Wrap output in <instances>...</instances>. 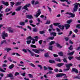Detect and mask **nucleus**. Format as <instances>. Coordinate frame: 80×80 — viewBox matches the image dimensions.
<instances>
[{
    "instance_id": "nucleus-23",
    "label": "nucleus",
    "mask_w": 80,
    "mask_h": 80,
    "mask_svg": "<svg viewBox=\"0 0 80 80\" xmlns=\"http://www.w3.org/2000/svg\"><path fill=\"white\" fill-rule=\"evenodd\" d=\"M54 73V72H52V71H49L48 72H47V75H48V74H53Z\"/></svg>"
},
{
    "instance_id": "nucleus-57",
    "label": "nucleus",
    "mask_w": 80,
    "mask_h": 80,
    "mask_svg": "<svg viewBox=\"0 0 80 80\" xmlns=\"http://www.w3.org/2000/svg\"><path fill=\"white\" fill-rule=\"evenodd\" d=\"M76 27L77 28H80V24H78L77 26Z\"/></svg>"
},
{
    "instance_id": "nucleus-36",
    "label": "nucleus",
    "mask_w": 80,
    "mask_h": 80,
    "mask_svg": "<svg viewBox=\"0 0 80 80\" xmlns=\"http://www.w3.org/2000/svg\"><path fill=\"white\" fill-rule=\"evenodd\" d=\"M34 38H35V39H35L36 40H35V41H37V40H38V37L37 36H35L34 37Z\"/></svg>"
},
{
    "instance_id": "nucleus-30",
    "label": "nucleus",
    "mask_w": 80,
    "mask_h": 80,
    "mask_svg": "<svg viewBox=\"0 0 80 80\" xmlns=\"http://www.w3.org/2000/svg\"><path fill=\"white\" fill-rule=\"evenodd\" d=\"M26 42L27 44H29L31 43V42H32V41L31 40H28Z\"/></svg>"
},
{
    "instance_id": "nucleus-42",
    "label": "nucleus",
    "mask_w": 80,
    "mask_h": 80,
    "mask_svg": "<svg viewBox=\"0 0 80 80\" xmlns=\"http://www.w3.org/2000/svg\"><path fill=\"white\" fill-rule=\"evenodd\" d=\"M57 46L58 47H59V48H62V46H60V45L58 43L57 44Z\"/></svg>"
},
{
    "instance_id": "nucleus-39",
    "label": "nucleus",
    "mask_w": 80,
    "mask_h": 80,
    "mask_svg": "<svg viewBox=\"0 0 80 80\" xmlns=\"http://www.w3.org/2000/svg\"><path fill=\"white\" fill-rule=\"evenodd\" d=\"M50 23V20L47 21L46 22V23H45V24H49Z\"/></svg>"
},
{
    "instance_id": "nucleus-6",
    "label": "nucleus",
    "mask_w": 80,
    "mask_h": 80,
    "mask_svg": "<svg viewBox=\"0 0 80 80\" xmlns=\"http://www.w3.org/2000/svg\"><path fill=\"white\" fill-rule=\"evenodd\" d=\"M72 63L70 64H66V67L67 68V69L65 70H70V66H72Z\"/></svg>"
},
{
    "instance_id": "nucleus-37",
    "label": "nucleus",
    "mask_w": 80,
    "mask_h": 80,
    "mask_svg": "<svg viewBox=\"0 0 80 80\" xmlns=\"http://www.w3.org/2000/svg\"><path fill=\"white\" fill-rule=\"evenodd\" d=\"M58 54L59 55H60V56H63V52H59L58 53Z\"/></svg>"
},
{
    "instance_id": "nucleus-46",
    "label": "nucleus",
    "mask_w": 80,
    "mask_h": 80,
    "mask_svg": "<svg viewBox=\"0 0 80 80\" xmlns=\"http://www.w3.org/2000/svg\"><path fill=\"white\" fill-rule=\"evenodd\" d=\"M53 47H52V46H50L49 47V50H52V48Z\"/></svg>"
},
{
    "instance_id": "nucleus-50",
    "label": "nucleus",
    "mask_w": 80,
    "mask_h": 80,
    "mask_svg": "<svg viewBox=\"0 0 80 80\" xmlns=\"http://www.w3.org/2000/svg\"><path fill=\"white\" fill-rule=\"evenodd\" d=\"M52 2H53V3H56V4H58V2H57L56 1L53 0L52 1Z\"/></svg>"
},
{
    "instance_id": "nucleus-61",
    "label": "nucleus",
    "mask_w": 80,
    "mask_h": 80,
    "mask_svg": "<svg viewBox=\"0 0 80 80\" xmlns=\"http://www.w3.org/2000/svg\"><path fill=\"white\" fill-rule=\"evenodd\" d=\"M7 66V65H6V64H4L2 65V67H6Z\"/></svg>"
},
{
    "instance_id": "nucleus-48",
    "label": "nucleus",
    "mask_w": 80,
    "mask_h": 80,
    "mask_svg": "<svg viewBox=\"0 0 80 80\" xmlns=\"http://www.w3.org/2000/svg\"><path fill=\"white\" fill-rule=\"evenodd\" d=\"M0 71L2 72H5V71L4 70L2 69L1 68H0Z\"/></svg>"
},
{
    "instance_id": "nucleus-47",
    "label": "nucleus",
    "mask_w": 80,
    "mask_h": 80,
    "mask_svg": "<svg viewBox=\"0 0 80 80\" xmlns=\"http://www.w3.org/2000/svg\"><path fill=\"white\" fill-rule=\"evenodd\" d=\"M73 57H68V58L69 60H71L73 58Z\"/></svg>"
},
{
    "instance_id": "nucleus-28",
    "label": "nucleus",
    "mask_w": 80,
    "mask_h": 80,
    "mask_svg": "<svg viewBox=\"0 0 80 80\" xmlns=\"http://www.w3.org/2000/svg\"><path fill=\"white\" fill-rule=\"evenodd\" d=\"M20 4H21V2H16L15 5L16 6H18V5H20Z\"/></svg>"
},
{
    "instance_id": "nucleus-54",
    "label": "nucleus",
    "mask_w": 80,
    "mask_h": 80,
    "mask_svg": "<svg viewBox=\"0 0 80 80\" xmlns=\"http://www.w3.org/2000/svg\"><path fill=\"white\" fill-rule=\"evenodd\" d=\"M54 38L53 37H51L50 38H49L48 39H49V40H53Z\"/></svg>"
},
{
    "instance_id": "nucleus-43",
    "label": "nucleus",
    "mask_w": 80,
    "mask_h": 80,
    "mask_svg": "<svg viewBox=\"0 0 80 80\" xmlns=\"http://www.w3.org/2000/svg\"><path fill=\"white\" fill-rule=\"evenodd\" d=\"M29 65H30V66H31L32 67H35V66L34 65V64H33L30 63V64Z\"/></svg>"
},
{
    "instance_id": "nucleus-22",
    "label": "nucleus",
    "mask_w": 80,
    "mask_h": 80,
    "mask_svg": "<svg viewBox=\"0 0 80 80\" xmlns=\"http://www.w3.org/2000/svg\"><path fill=\"white\" fill-rule=\"evenodd\" d=\"M21 8H22V6H19L16 9V11H20Z\"/></svg>"
},
{
    "instance_id": "nucleus-60",
    "label": "nucleus",
    "mask_w": 80,
    "mask_h": 80,
    "mask_svg": "<svg viewBox=\"0 0 80 80\" xmlns=\"http://www.w3.org/2000/svg\"><path fill=\"white\" fill-rule=\"evenodd\" d=\"M55 72H58V69H56L54 70Z\"/></svg>"
},
{
    "instance_id": "nucleus-16",
    "label": "nucleus",
    "mask_w": 80,
    "mask_h": 80,
    "mask_svg": "<svg viewBox=\"0 0 80 80\" xmlns=\"http://www.w3.org/2000/svg\"><path fill=\"white\" fill-rule=\"evenodd\" d=\"M65 27L66 28L67 30L70 27V24H65Z\"/></svg>"
},
{
    "instance_id": "nucleus-35",
    "label": "nucleus",
    "mask_w": 80,
    "mask_h": 80,
    "mask_svg": "<svg viewBox=\"0 0 80 80\" xmlns=\"http://www.w3.org/2000/svg\"><path fill=\"white\" fill-rule=\"evenodd\" d=\"M20 75V73L18 72H16L15 73V76H17V75Z\"/></svg>"
},
{
    "instance_id": "nucleus-1",
    "label": "nucleus",
    "mask_w": 80,
    "mask_h": 80,
    "mask_svg": "<svg viewBox=\"0 0 80 80\" xmlns=\"http://www.w3.org/2000/svg\"><path fill=\"white\" fill-rule=\"evenodd\" d=\"M53 25L55 26H58L61 30H63L65 28L63 25L61 26V25H60L59 23H54Z\"/></svg>"
},
{
    "instance_id": "nucleus-51",
    "label": "nucleus",
    "mask_w": 80,
    "mask_h": 80,
    "mask_svg": "<svg viewBox=\"0 0 80 80\" xmlns=\"http://www.w3.org/2000/svg\"><path fill=\"white\" fill-rule=\"evenodd\" d=\"M44 56L45 57H48V53L45 54Z\"/></svg>"
},
{
    "instance_id": "nucleus-31",
    "label": "nucleus",
    "mask_w": 80,
    "mask_h": 80,
    "mask_svg": "<svg viewBox=\"0 0 80 80\" xmlns=\"http://www.w3.org/2000/svg\"><path fill=\"white\" fill-rule=\"evenodd\" d=\"M20 25H22V26H23V25H25V22H21L20 23Z\"/></svg>"
},
{
    "instance_id": "nucleus-41",
    "label": "nucleus",
    "mask_w": 80,
    "mask_h": 80,
    "mask_svg": "<svg viewBox=\"0 0 80 80\" xmlns=\"http://www.w3.org/2000/svg\"><path fill=\"white\" fill-rule=\"evenodd\" d=\"M31 47H32V48H37L36 46L35 45H31Z\"/></svg>"
},
{
    "instance_id": "nucleus-20",
    "label": "nucleus",
    "mask_w": 80,
    "mask_h": 80,
    "mask_svg": "<svg viewBox=\"0 0 80 80\" xmlns=\"http://www.w3.org/2000/svg\"><path fill=\"white\" fill-rule=\"evenodd\" d=\"M72 70L73 72H75L76 73H78L77 69H76L75 68H72Z\"/></svg>"
},
{
    "instance_id": "nucleus-44",
    "label": "nucleus",
    "mask_w": 80,
    "mask_h": 80,
    "mask_svg": "<svg viewBox=\"0 0 80 80\" xmlns=\"http://www.w3.org/2000/svg\"><path fill=\"white\" fill-rule=\"evenodd\" d=\"M56 61H57V62H60L61 61V60H60V59L59 58H57L56 59Z\"/></svg>"
},
{
    "instance_id": "nucleus-25",
    "label": "nucleus",
    "mask_w": 80,
    "mask_h": 80,
    "mask_svg": "<svg viewBox=\"0 0 80 80\" xmlns=\"http://www.w3.org/2000/svg\"><path fill=\"white\" fill-rule=\"evenodd\" d=\"M68 0H60L61 2H67L68 4H70V2H68Z\"/></svg>"
},
{
    "instance_id": "nucleus-9",
    "label": "nucleus",
    "mask_w": 80,
    "mask_h": 80,
    "mask_svg": "<svg viewBox=\"0 0 80 80\" xmlns=\"http://www.w3.org/2000/svg\"><path fill=\"white\" fill-rule=\"evenodd\" d=\"M64 75H65V76L66 75V74L62 73L56 75V77H62V76H64Z\"/></svg>"
},
{
    "instance_id": "nucleus-38",
    "label": "nucleus",
    "mask_w": 80,
    "mask_h": 80,
    "mask_svg": "<svg viewBox=\"0 0 80 80\" xmlns=\"http://www.w3.org/2000/svg\"><path fill=\"white\" fill-rule=\"evenodd\" d=\"M74 78H77L78 79H80V77L79 76H77L74 77Z\"/></svg>"
},
{
    "instance_id": "nucleus-19",
    "label": "nucleus",
    "mask_w": 80,
    "mask_h": 80,
    "mask_svg": "<svg viewBox=\"0 0 80 80\" xmlns=\"http://www.w3.org/2000/svg\"><path fill=\"white\" fill-rule=\"evenodd\" d=\"M12 74L11 73L7 74V77H12Z\"/></svg>"
},
{
    "instance_id": "nucleus-33",
    "label": "nucleus",
    "mask_w": 80,
    "mask_h": 80,
    "mask_svg": "<svg viewBox=\"0 0 80 80\" xmlns=\"http://www.w3.org/2000/svg\"><path fill=\"white\" fill-rule=\"evenodd\" d=\"M4 43H6V40H4L2 41L1 42V45H2V44H3Z\"/></svg>"
},
{
    "instance_id": "nucleus-21",
    "label": "nucleus",
    "mask_w": 80,
    "mask_h": 80,
    "mask_svg": "<svg viewBox=\"0 0 80 80\" xmlns=\"http://www.w3.org/2000/svg\"><path fill=\"white\" fill-rule=\"evenodd\" d=\"M74 53V52L73 51L71 52H69V53H68V55L71 56L73 55Z\"/></svg>"
},
{
    "instance_id": "nucleus-53",
    "label": "nucleus",
    "mask_w": 80,
    "mask_h": 80,
    "mask_svg": "<svg viewBox=\"0 0 80 80\" xmlns=\"http://www.w3.org/2000/svg\"><path fill=\"white\" fill-rule=\"evenodd\" d=\"M38 67H39L40 68V69H42V66H41V65H38Z\"/></svg>"
},
{
    "instance_id": "nucleus-58",
    "label": "nucleus",
    "mask_w": 80,
    "mask_h": 80,
    "mask_svg": "<svg viewBox=\"0 0 80 80\" xmlns=\"http://www.w3.org/2000/svg\"><path fill=\"white\" fill-rule=\"evenodd\" d=\"M72 45L70 46V47L69 48V50H72Z\"/></svg>"
},
{
    "instance_id": "nucleus-11",
    "label": "nucleus",
    "mask_w": 80,
    "mask_h": 80,
    "mask_svg": "<svg viewBox=\"0 0 80 80\" xmlns=\"http://www.w3.org/2000/svg\"><path fill=\"white\" fill-rule=\"evenodd\" d=\"M33 52H34L35 53H40V52L39 51V50L36 49H33L32 50Z\"/></svg>"
},
{
    "instance_id": "nucleus-26",
    "label": "nucleus",
    "mask_w": 80,
    "mask_h": 80,
    "mask_svg": "<svg viewBox=\"0 0 80 80\" xmlns=\"http://www.w3.org/2000/svg\"><path fill=\"white\" fill-rule=\"evenodd\" d=\"M72 22V19H70L68 20L67 22V23H68V24H70Z\"/></svg>"
},
{
    "instance_id": "nucleus-14",
    "label": "nucleus",
    "mask_w": 80,
    "mask_h": 80,
    "mask_svg": "<svg viewBox=\"0 0 80 80\" xmlns=\"http://www.w3.org/2000/svg\"><path fill=\"white\" fill-rule=\"evenodd\" d=\"M63 63H59L57 64V66L59 67H62V65H63Z\"/></svg>"
},
{
    "instance_id": "nucleus-24",
    "label": "nucleus",
    "mask_w": 80,
    "mask_h": 80,
    "mask_svg": "<svg viewBox=\"0 0 80 80\" xmlns=\"http://www.w3.org/2000/svg\"><path fill=\"white\" fill-rule=\"evenodd\" d=\"M5 50H6L8 52L10 50H12V49L11 48H6L5 49Z\"/></svg>"
},
{
    "instance_id": "nucleus-3",
    "label": "nucleus",
    "mask_w": 80,
    "mask_h": 80,
    "mask_svg": "<svg viewBox=\"0 0 80 80\" xmlns=\"http://www.w3.org/2000/svg\"><path fill=\"white\" fill-rule=\"evenodd\" d=\"M26 40H30L32 41V43H35V39H34L32 38L31 36H29L28 37H27L26 38Z\"/></svg>"
},
{
    "instance_id": "nucleus-49",
    "label": "nucleus",
    "mask_w": 80,
    "mask_h": 80,
    "mask_svg": "<svg viewBox=\"0 0 80 80\" xmlns=\"http://www.w3.org/2000/svg\"><path fill=\"white\" fill-rule=\"evenodd\" d=\"M78 29H76L74 30V32H75V33H77V32H78Z\"/></svg>"
},
{
    "instance_id": "nucleus-45",
    "label": "nucleus",
    "mask_w": 80,
    "mask_h": 80,
    "mask_svg": "<svg viewBox=\"0 0 80 80\" xmlns=\"http://www.w3.org/2000/svg\"><path fill=\"white\" fill-rule=\"evenodd\" d=\"M9 11H10V9L8 8H7L5 10V12H9Z\"/></svg>"
},
{
    "instance_id": "nucleus-10",
    "label": "nucleus",
    "mask_w": 80,
    "mask_h": 80,
    "mask_svg": "<svg viewBox=\"0 0 80 80\" xmlns=\"http://www.w3.org/2000/svg\"><path fill=\"white\" fill-rule=\"evenodd\" d=\"M44 68L45 70H47V69L48 68V69H49V70H53V68H51L50 67H48L47 68L45 66H44Z\"/></svg>"
},
{
    "instance_id": "nucleus-55",
    "label": "nucleus",
    "mask_w": 80,
    "mask_h": 80,
    "mask_svg": "<svg viewBox=\"0 0 80 80\" xmlns=\"http://www.w3.org/2000/svg\"><path fill=\"white\" fill-rule=\"evenodd\" d=\"M22 51H23V52H25V53H27V50H26L25 49H23Z\"/></svg>"
},
{
    "instance_id": "nucleus-62",
    "label": "nucleus",
    "mask_w": 80,
    "mask_h": 80,
    "mask_svg": "<svg viewBox=\"0 0 80 80\" xmlns=\"http://www.w3.org/2000/svg\"><path fill=\"white\" fill-rule=\"evenodd\" d=\"M8 59L9 60L10 62H12V60L11 59V58H8Z\"/></svg>"
},
{
    "instance_id": "nucleus-40",
    "label": "nucleus",
    "mask_w": 80,
    "mask_h": 80,
    "mask_svg": "<svg viewBox=\"0 0 80 80\" xmlns=\"http://www.w3.org/2000/svg\"><path fill=\"white\" fill-rule=\"evenodd\" d=\"M28 76H29L30 78H33V75L30 74H28Z\"/></svg>"
},
{
    "instance_id": "nucleus-15",
    "label": "nucleus",
    "mask_w": 80,
    "mask_h": 80,
    "mask_svg": "<svg viewBox=\"0 0 80 80\" xmlns=\"http://www.w3.org/2000/svg\"><path fill=\"white\" fill-rule=\"evenodd\" d=\"M8 31L9 33H13V30L12 29V28H8Z\"/></svg>"
},
{
    "instance_id": "nucleus-29",
    "label": "nucleus",
    "mask_w": 80,
    "mask_h": 80,
    "mask_svg": "<svg viewBox=\"0 0 80 80\" xmlns=\"http://www.w3.org/2000/svg\"><path fill=\"white\" fill-rule=\"evenodd\" d=\"M54 43H55V41H51L50 43V45H53V44H54Z\"/></svg>"
},
{
    "instance_id": "nucleus-32",
    "label": "nucleus",
    "mask_w": 80,
    "mask_h": 80,
    "mask_svg": "<svg viewBox=\"0 0 80 80\" xmlns=\"http://www.w3.org/2000/svg\"><path fill=\"white\" fill-rule=\"evenodd\" d=\"M70 15H71V16L70 17H75V14H72L71 13H70Z\"/></svg>"
},
{
    "instance_id": "nucleus-7",
    "label": "nucleus",
    "mask_w": 80,
    "mask_h": 80,
    "mask_svg": "<svg viewBox=\"0 0 80 80\" xmlns=\"http://www.w3.org/2000/svg\"><path fill=\"white\" fill-rule=\"evenodd\" d=\"M31 3L33 5H37L39 3V2L38 1H36L35 2V1L32 0L31 1Z\"/></svg>"
},
{
    "instance_id": "nucleus-4",
    "label": "nucleus",
    "mask_w": 80,
    "mask_h": 80,
    "mask_svg": "<svg viewBox=\"0 0 80 80\" xmlns=\"http://www.w3.org/2000/svg\"><path fill=\"white\" fill-rule=\"evenodd\" d=\"M2 37L3 39H5V37H8V34L7 33H5V31H4L2 35Z\"/></svg>"
},
{
    "instance_id": "nucleus-27",
    "label": "nucleus",
    "mask_w": 80,
    "mask_h": 80,
    "mask_svg": "<svg viewBox=\"0 0 80 80\" xmlns=\"http://www.w3.org/2000/svg\"><path fill=\"white\" fill-rule=\"evenodd\" d=\"M13 67H14V65L12 64L9 67V68L10 69H12V68H13Z\"/></svg>"
},
{
    "instance_id": "nucleus-13",
    "label": "nucleus",
    "mask_w": 80,
    "mask_h": 80,
    "mask_svg": "<svg viewBox=\"0 0 80 80\" xmlns=\"http://www.w3.org/2000/svg\"><path fill=\"white\" fill-rule=\"evenodd\" d=\"M26 18H27L30 19L31 18H33V17L32 15H27L26 16Z\"/></svg>"
},
{
    "instance_id": "nucleus-34",
    "label": "nucleus",
    "mask_w": 80,
    "mask_h": 80,
    "mask_svg": "<svg viewBox=\"0 0 80 80\" xmlns=\"http://www.w3.org/2000/svg\"><path fill=\"white\" fill-rule=\"evenodd\" d=\"M49 62L50 63H55V61H54L50 60L49 61Z\"/></svg>"
},
{
    "instance_id": "nucleus-56",
    "label": "nucleus",
    "mask_w": 80,
    "mask_h": 80,
    "mask_svg": "<svg viewBox=\"0 0 80 80\" xmlns=\"http://www.w3.org/2000/svg\"><path fill=\"white\" fill-rule=\"evenodd\" d=\"M48 9H49V10L50 12H52V9H51V8H50L49 7H48Z\"/></svg>"
},
{
    "instance_id": "nucleus-17",
    "label": "nucleus",
    "mask_w": 80,
    "mask_h": 80,
    "mask_svg": "<svg viewBox=\"0 0 80 80\" xmlns=\"http://www.w3.org/2000/svg\"><path fill=\"white\" fill-rule=\"evenodd\" d=\"M51 35H53V36H56V35H57V33L56 32H51L50 33Z\"/></svg>"
},
{
    "instance_id": "nucleus-2",
    "label": "nucleus",
    "mask_w": 80,
    "mask_h": 80,
    "mask_svg": "<svg viewBox=\"0 0 80 80\" xmlns=\"http://www.w3.org/2000/svg\"><path fill=\"white\" fill-rule=\"evenodd\" d=\"M74 8L73 9V11L74 12H76L78 9V5L80 7V4L78 3H77L74 4Z\"/></svg>"
},
{
    "instance_id": "nucleus-12",
    "label": "nucleus",
    "mask_w": 80,
    "mask_h": 80,
    "mask_svg": "<svg viewBox=\"0 0 80 80\" xmlns=\"http://www.w3.org/2000/svg\"><path fill=\"white\" fill-rule=\"evenodd\" d=\"M28 52L30 53L31 54V56H32V57H33V56H34L35 54L34 53H33L32 52H31V51L30 50L28 49Z\"/></svg>"
},
{
    "instance_id": "nucleus-52",
    "label": "nucleus",
    "mask_w": 80,
    "mask_h": 80,
    "mask_svg": "<svg viewBox=\"0 0 80 80\" xmlns=\"http://www.w3.org/2000/svg\"><path fill=\"white\" fill-rule=\"evenodd\" d=\"M37 29H36V28H34L33 29V31L34 32H37Z\"/></svg>"
},
{
    "instance_id": "nucleus-63",
    "label": "nucleus",
    "mask_w": 80,
    "mask_h": 80,
    "mask_svg": "<svg viewBox=\"0 0 80 80\" xmlns=\"http://www.w3.org/2000/svg\"><path fill=\"white\" fill-rule=\"evenodd\" d=\"M76 58H77V59L78 60H80V57H76Z\"/></svg>"
},
{
    "instance_id": "nucleus-8",
    "label": "nucleus",
    "mask_w": 80,
    "mask_h": 80,
    "mask_svg": "<svg viewBox=\"0 0 80 80\" xmlns=\"http://www.w3.org/2000/svg\"><path fill=\"white\" fill-rule=\"evenodd\" d=\"M30 5V4H28L26 5V6H24V7H23L22 8V9H25V10H27V11H28V8H27V7H29Z\"/></svg>"
},
{
    "instance_id": "nucleus-59",
    "label": "nucleus",
    "mask_w": 80,
    "mask_h": 80,
    "mask_svg": "<svg viewBox=\"0 0 80 80\" xmlns=\"http://www.w3.org/2000/svg\"><path fill=\"white\" fill-rule=\"evenodd\" d=\"M12 7H13V5H14V2H11Z\"/></svg>"
},
{
    "instance_id": "nucleus-64",
    "label": "nucleus",
    "mask_w": 80,
    "mask_h": 80,
    "mask_svg": "<svg viewBox=\"0 0 80 80\" xmlns=\"http://www.w3.org/2000/svg\"><path fill=\"white\" fill-rule=\"evenodd\" d=\"M44 33V31H40V34H43V33Z\"/></svg>"
},
{
    "instance_id": "nucleus-5",
    "label": "nucleus",
    "mask_w": 80,
    "mask_h": 80,
    "mask_svg": "<svg viewBox=\"0 0 80 80\" xmlns=\"http://www.w3.org/2000/svg\"><path fill=\"white\" fill-rule=\"evenodd\" d=\"M38 13H37L36 14H35L34 15V16L36 17V18H37L41 14V11H40V10L38 9V11H37Z\"/></svg>"
},
{
    "instance_id": "nucleus-18",
    "label": "nucleus",
    "mask_w": 80,
    "mask_h": 80,
    "mask_svg": "<svg viewBox=\"0 0 80 80\" xmlns=\"http://www.w3.org/2000/svg\"><path fill=\"white\" fill-rule=\"evenodd\" d=\"M2 3L3 4H4L5 5H6V6H8V2H5L4 1H2Z\"/></svg>"
}]
</instances>
